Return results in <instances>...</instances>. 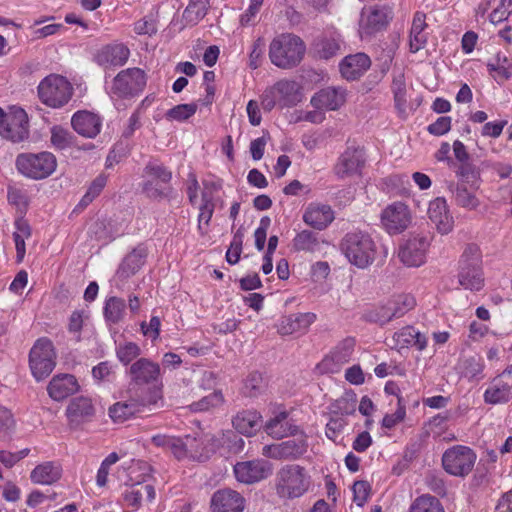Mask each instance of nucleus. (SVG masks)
I'll use <instances>...</instances> for the list:
<instances>
[{"label": "nucleus", "instance_id": "f257e3e1", "mask_svg": "<svg viewBox=\"0 0 512 512\" xmlns=\"http://www.w3.org/2000/svg\"><path fill=\"white\" fill-rule=\"evenodd\" d=\"M340 248L348 261L360 269L369 267L378 252L371 234L361 229L347 232L341 240Z\"/></svg>", "mask_w": 512, "mask_h": 512}, {"label": "nucleus", "instance_id": "f03ea898", "mask_svg": "<svg viewBox=\"0 0 512 512\" xmlns=\"http://www.w3.org/2000/svg\"><path fill=\"white\" fill-rule=\"evenodd\" d=\"M305 51L306 46L300 37L283 33L273 38L268 55L273 65L283 70H290L300 64Z\"/></svg>", "mask_w": 512, "mask_h": 512}, {"label": "nucleus", "instance_id": "7ed1b4c3", "mask_svg": "<svg viewBox=\"0 0 512 512\" xmlns=\"http://www.w3.org/2000/svg\"><path fill=\"white\" fill-rule=\"evenodd\" d=\"M311 486V476L298 464L282 466L275 475L274 488L281 499H295L304 495Z\"/></svg>", "mask_w": 512, "mask_h": 512}, {"label": "nucleus", "instance_id": "20e7f679", "mask_svg": "<svg viewBox=\"0 0 512 512\" xmlns=\"http://www.w3.org/2000/svg\"><path fill=\"white\" fill-rule=\"evenodd\" d=\"M142 190L152 200L175 198V189L170 185L172 171L158 161H149L143 170Z\"/></svg>", "mask_w": 512, "mask_h": 512}, {"label": "nucleus", "instance_id": "39448f33", "mask_svg": "<svg viewBox=\"0 0 512 512\" xmlns=\"http://www.w3.org/2000/svg\"><path fill=\"white\" fill-rule=\"evenodd\" d=\"M302 99L300 85L294 80L281 79L265 89L261 96V106L270 112L275 107L280 109L297 105Z\"/></svg>", "mask_w": 512, "mask_h": 512}, {"label": "nucleus", "instance_id": "423d86ee", "mask_svg": "<svg viewBox=\"0 0 512 512\" xmlns=\"http://www.w3.org/2000/svg\"><path fill=\"white\" fill-rule=\"evenodd\" d=\"M459 283L465 289L479 291L484 285L481 267V253L475 244H469L459 261Z\"/></svg>", "mask_w": 512, "mask_h": 512}, {"label": "nucleus", "instance_id": "0eeeda50", "mask_svg": "<svg viewBox=\"0 0 512 512\" xmlns=\"http://www.w3.org/2000/svg\"><path fill=\"white\" fill-rule=\"evenodd\" d=\"M57 167L56 157L50 152L22 153L16 158V168L23 176L42 180L54 173Z\"/></svg>", "mask_w": 512, "mask_h": 512}, {"label": "nucleus", "instance_id": "6e6552de", "mask_svg": "<svg viewBox=\"0 0 512 512\" xmlns=\"http://www.w3.org/2000/svg\"><path fill=\"white\" fill-rule=\"evenodd\" d=\"M477 460L473 449L465 445H454L442 455V467L449 475L464 478L470 474Z\"/></svg>", "mask_w": 512, "mask_h": 512}, {"label": "nucleus", "instance_id": "1a4fd4ad", "mask_svg": "<svg viewBox=\"0 0 512 512\" xmlns=\"http://www.w3.org/2000/svg\"><path fill=\"white\" fill-rule=\"evenodd\" d=\"M73 88L70 82L60 75H49L38 86L40 100L47 106L60 108L71 99Z\"/></svg>", "mask_w": 512, "mask_h": 512}, {"label": "nucleus", "instance_id": "9d476101", "mask_svg": "<svg viewBox=\"0 0 512 512\" xmlns=\"http://www.w3.org/2000/svg\"><path fill=\"white\" fill-rule=\"evenodd\" d=\"M29 365L37 381L48 377L56 365V352L48 338L38 339L30 350Z\"/></svg>", "mask_w": 512, "mask_h": 512}, {"label": "nucleus", "instance_id": "9b49d317", "mask_svg": "<svg viewBox=\"0 0 512 512\" xmlns=\"http://www.w3.org/2000/svg\"><path fill=\"white\" fill-rule=\"evenodd\" d=\"M432 235L413 233L399 246L398 256L407 267H419L426 262V255L431 245Z\"/></svg>", "mask_w": 512, "mask_h": 512}, {"label": "nucleus", "instance_id": "f8f14e48", "mask_svg": "<svg viewBox=\"0 0 512 512\" xmlns=\"http://www.w3.org/2000/svg\"><path fill=\"white\" fill-rule=\"evenodd\" d=\"M393 18V10L388 5H373L362 9L359 22L361 36H371L387 27Z\"/></svg>", "mask_w": 512, "mask_h": 512}, {"label": "nucleus", "instance_id": "ddd939ff", "mask_svg": "<svg viewBox=\"0 0 512 512\" xmlns=\"http://www.w3.org/2000/svg\"><path fill=\"white\" fill-rule=\"evenodd\" d=\"M309 446L307 437L303 434L296 435L281 443L265 445L262 454L277 460H294L301 457Z\"/></svg>", "mask_w": 512, "mask_h": 512}, {"label": "nucleus", "instance_id": "4468645a", "mask_svg": "<svg viewBox=\"0 0 512 512\" xmlns=\"http://www.w3.org/2000/svg\"><path fill=\"white\" fill-rule=\"evenodd\" d=\"M161 399L160 389H153L146 398L115 403L109 408V416L114 422H124L136 413L141 412L142 408L146 406L158 407Z\"/></svg>", "mask_w": 512, "mask_h": 512}, {"label": "nucleus", "instance_id": "2eb2a0df", "mask_svg": "<svg viewBox=\"0 0 512 512\" xmlns=\"http://www.w3.org/2000/svg\"><path fill=\"white\" fill-rule=\"evenodd\" d=\"M146 85V76L140 68L120 71L113 80L112 90L120 97L132 96L141 92Z\"/></svg>", "mask_w": 512, "mask_h": 512}, {"label": "nucleus", "instance_id": "dca6fc26", "mask_svg": "<svg viewBox=\"0 0 512 512\" xmlns=\"http://www.w3.org/2000/svg\"><path fill=\"white\" fill-rule=\"evenodd\" d=\"M510 400H512V365L507 366L495 376L484 392V401L487 404H504Z\"/></svg>", "mask_w": 512, "mask_h": 512}, {"label": "nucleus", "instance_id": "f3484780", "mask_svg": "<svg viewBox=\"0 0 512 512\" xmlns=\"http://www.w3.org/2000/svg\"><path fill=\"white\" fill-rule=\"evenodd\" d=\"M411 213L408 206L401 202H393L381 213V223L389 234H399L411 224Z\"/></svg>", "mask_w": 512, "mask_h": 512}, {"label": "nucleus", "instance_id": "a211bd4d", "mask_svg": "<svg viewBox=\"0 0 512 512\" xmlns=\"http://www.w3.org/2000/svg\"><path fill=\"white\" fill-rule=\"evenodd\" d=\"M366 163L365 152L361 148L348 147L338 158L334 173L340 179L361 175Z\"/></svg>", "mask_w": 512, "mask_h": 512}, {"label": "nucleus", "instance_id": "6ab92c4d", "mask_svg": "<svg viewBox=\"0 0 512 512\" xmlns=\"http://www.w3.org/2000/svg\"><path fill=\"white\" fill-rule=\"evenodd\" d=\"M146 257V250L142 247L133 249L124 257L114 276V284L117 289L125 288L128 280L142 268Z\"/></svg>", "mask_w": 512, "mask_h": 512}, {"label": "nucleus", "instance_id": "aec40b11", "mask_svg": "<svg viewBox=\"0 0 512 512\" xmlns=\"http://www.w3.org/2000/svg\"><path fill=\"white\" fill-rule=\"evenodd\" d=\"M272 473V465L263 459L238 462L234 466L236 479L245 484H253L267 478Z\"/></svg>", "mask_w": 512, "mask_h": 512}, {"label": "nucleus", "instance_id": "412c9836", "mask_svg": "<svg viewBox=\"0 0 512 512\" xmlns=\"http://www.w3.org/2000/svg\"><path fill=\"white\" fill-rule=\"evenodd\" d=\"M65 413L69 425L72 428H78L82 424L92 421L96 413V408L91 398L78 396L69 402Z\"/></svg>", "mask_w": 512, "mask_h": 512}, {"label": "nucleus", "instance_id": "4be33fe9", "mask_svg": "<svg viewBox=\"0 0 512 512\" xmlns=\"http://www.w3.org/2000/svg\"><path fill=\"white\" fill-rule=\"evenodd\" d=\"M245 499L237 491L223 488L215 491L210 500L211 512H243Z\"/></svg>", "mask_w": 512, "mask_h": 512}, {"label": "nucleus", "instance_id": "5701e85b", "mask_svg": "<svg viewBox=\"0 0 512 512\" xmlns=\"http://www.w3.org/2000/svg\"><path fill=\"white\" fill-rule=\"evenodd\" d=\"M127 373L136 386L154 384L160 378V366L148 358H139L131 364Z\"/></svg>", "mask_w": 512, "mask_h": 512}, {"label": "nucleus", "instance_id": "b1692460", "mask_svg": "<svg viewBox=\"0 0 512 512\" xmlns=\"http://www.w3.org/2000/svg\"><path fill=\"white\" fill-rule=\"evenodd\" d=\"M0 135L14 143L21 142L29 136V124L26 112L23 109H17L9 114L8 121Z\"/></svg>", "mask_w": 512, "mask_h": 512}, {"label": "nucleus", "instance_id": "393cba45", "mask_svg": "<svg viewBox=\"0 0 512 512\" xmlns=\"http://www.w3.org/2000/svg\"><path fill=\"white\" fill-rule=\"evenodd\" d=\"M370 66V57L365 53L358 52L344 57L339 64V71L344 79L354 81L359 79Z\"/></svg>", "mask_w": 512, "mask_h": 512}, {"label": "nucleus", "instance_id": "a878e982", "mask_svg": "<svg viewBox=\"0 0 512 512\" xmlns=\"http://www.w3.org/2000/svg\"><path fill=\"white\" fill-rule=\"evenodd\" d=\"M354 342L345 339L322 359V373H337L341 366L348 362L353 352Z\"/></svg>", "mask_w": 512, "mask_h": 512}, {"label": "nucleus", "instance_id": "bb28decb", "mask_svg": "<svg viewBox=\"0 0 512 512\" xmlns=\"http://www.w3.org/2000/svg\"><path fill=\"white\" fill-rule=\"evenodd\" d=\"M73 129L81 136L95 138L101 131L102 119L89 111H78L71 119Z\"/></svg>", "mask_w": 512, "mask_h": 512}, {"label": "nucleus", "instance_id": "cd10ccee", "mask_svg": "<svg viewBox=\"0 0 512 512\" xmlns=\"http://www.w3.org/2000/svg\"><path fill=\"white\" fill-rule=\"evenodd\" d=\"M428 216L439 233L444 235L452 231L454 220L444 198H436L430 202Z\"/></svg>", "mask_w": 512, "mask_h": 512}, {"label": "nucleus", "instance_id": "c85d7f7f", "mask_svg": "<svg viewBox=\"0 0 512 512\" xmlns=\"http://www.w3.org/2000/svg\"><path fill=\"white\" fill-rule=\"evenodd\" d=\"M130 56L124 44H110L102 47L95 55V61L104 68L123 66Z\"/></svg>", "mask_w": 512, "mask_h": 512}, {"label": "nucleus", "instance_id": "c756f323", "mask_svg": "<svg viewBox=\"0 0 512 512\" xmlns=\"http://www.w3.org/2000/svg\"><path fill=\"white\" fill-rule=\"evenodd\" d=\"M79 388L80 386L75 376L71 374H59L51 379L47 391L53 400L61 401L76 393Z\"/></svg>", "mask_w": 512, "mask_h": 512}, {"label": "nucleus", "instance_id": "7c9ffc66", "mask_svg": "<svg viewBox=\"0 0 512 512\" xmlns=\"http://www.w3.org/2000/svg\"><path fill=\"white\" fill-rule=\"evenodd\" d=\"M317 319L315 313H296L281 318L278 324V332L281 335L304 333Z\"/></svg>", "mask_w": 512, "mask_h": 512}, {"label": "nucleus", "instance_id": "2f4dec72", "mask_svg": "<svg viewBox=\"0 0 512 512\" xmlns=\"http://www.w3.org/2000/svg\"><path fill=\"white\" fill-rule=\"evenodd\" d=\"M62 476V467L58 462L48 461L37 465L30 474L31 481L41 485H51Z\"/></svg>", "mask_w": 512, "mask_h": 512}, {"label": "nucleus", "instance_id": "473e14b6", "mask_svg": "<svg viewBox=\"0 0 512 512\" xmlns=\"http://www.w3.org/2000/svg\"><path fill=\"white\" fill-rule=\"evenodd\" d=\"M261 415L255 410H243L232 419V425L240 434L251 436L261 427Z\"/></svg>", "mask_w": 512, "mask_h": 512}, {"label": "nucleus", "instance_id": "72a5a7b5", "mask_svg": "<svg viewBox=\"0 0 512 512\" xmlns=\"http://www.w3.org/2000/svg\"><path fill=\"white\" fill-rule=\"evenodd\" d=\"M266 433L276 439H281L289 435L295 436L297 427L290 423L288 413L279 412L272 417L264 426Z\"/></svg>", "mask_w": 512, "mask_h": 512}, {"label": "nucleus", "instance_id": "f704fd0d", "mask_svg": "<svg viewBox=\"0 0 512 512\" xmlns=\"http://www.w3.org/2000/svg\"><path fill=\"white\" fill-rule=\"evenodd\" d=\"M449 189L452 193V200L457 206L468 210H475L480 206V200L465 183H452Z\"/></svg>", "mask_w": 512, "mask_h": 512}, {"label": "nucleus", "instance_id": "c9c22d12", "mask_svg": "<svg viewBox=\"0 0 512 512\" xmlns=\"http://www.w3.org/2000/svg\"><path fill=\"white\" fill-rule=\"evenodd\" d=\"M399 349L415 346L418 350H424L427 346L425 335L412 326H406L396 332L393 337Z\"/></svg>", "mask_w": 512, "mask_h": 512}, {"label": "nucleus", "instance_id": "e433bc0d", "mask_svg": "<svg viewBox=\"0 0 512 512\" xmlns=\"http://www.w3.org/2000/svg\"><path fill=\"white\" fill-rule=\"evenodd\" d=\"M427 24L425 22V14L417 12L414 15L410 30V50L418 52L427 42V35L424 33Z\"/></svg>", "mask_w": 512, "mask_h": 512}, {"label": "nucleus", "instance_id": "4c0bfd02", "mask_svg": "<svg viewBox=\"0 0 512 512\" xmlns=\"http://www.w3.org/2000/svg\"><path fill=\"white\" fill-rule=\"evenodd\" d=\"M347 90L342 86H329L322 89V109L338 110L346 102Z\"/></svg>", "mask_w": 512, "mask_h": 512}, {"label": "nucleus", "instance_id": "58836bf2", "mask_svg": "<svg viewBox=\"0 0 512 512\" xmlns=\"http://www.w3.org/2000/svg\"><path fill=\"white\" fill-rule=\"evenodd\" d=\"M319 244V232L318 230H302L297 233L293 239V247L298 251H309L313 252L317 249Z\"/></svg>", "mask_w": 512, "mask_h": 512}, {"label": "nucleus", "instance_id": "ea45409f", "mask_svg": "<svg viewBox=\"0 0 512 512\" xmlns=\"http://www.w3.org/2000/svg\"><path fill=\"white\" fill-rule=\"evenodd\" d=\"M409 512H445V510L439 499L432 495L424 494L412 502Z\"/></svg>", "mask_w": 512, "mask_h": 512}, {"label": "nucleus", "instance_id": "a19ab883", "mask_svg": "<svg viewBox=\"0 0 512 512\" xmlns=\"http://www.w3.org/2000/svg\"><path fill=\"white\" fill-rule=\"evenodd\" d=\"M208 0L191 1L183 12V19L187 24L195 25L207 14Z\"/></svg>", "mask_w": 512, "mask_h": 512}, {"label": "nucleus", "instance_id": "79ce46f5", "mask_svg": "<svg viewBox=\"0 0 512 512\" xmlns=\"http://www.w3.org/2000/svg\"><path fill=\"white\" fill-rule=\"evenodd\" d=\"M125 307L126 304L122 298L110 297L104 307L105 318L112 323H118L124 317Z\"/></svg>", "mask_w": 512, "mask_h": 512}, {"label": "nucleus", "instance_id": "37998d69", "mask_svg": "<svg viewBox=\"0 0 512 512\" xmlns=\"http://www.w3.org/2000/svg\"><path fill=\"white\" fill-rule=\"evenodd\" d=\"M51 144L57 150H64L71 147L74 143V135L61 126H53L51 128Z\"/></svg>", "mask_w": 512, "mask_h": 512}, {"label": "nucleus", "instance_id": "c03bdc74", "mask_svg": "<svg viewBox=\"0 0 512 512\" xmlns=\"http://www.w3.org/2000/svg\"><path fill=\"white\" fill-rule=\"evenodd\" d=\"M392 307L395 318H400L416 305L415 298L410 294H400L388 301Z\"/></svg>", "mask_w": 512, "mask_h": 512}, {"label": "nucleus", "instance_id": "a18cd8bd", "mask_svg": "<svg viewBox=\"0 0 512 512\" xmlns=\"http://www.w3.org/2000/svg\"><path fill=\"white\" fill-rule=\"evenodd\" d=\"M365 319L369 322H373L379 325H385L391 320L395 319L393 310L389 302L387 304L372 309L365 313Z\"/></svg>", "mask_w": 512, "mask_h": 512}, {"label": "nucleus", "instance_id": "49530a36", "mask_svg": "<svg viewBox=\"0 0 512 512\" xmlns=\"http://www.w3.org/2000/svg\"><path fill=\"white\" fill-rule=\"evenodd\" d=\"M223 402L224 397L221 391H214L213 393L203 397L199 401L192 403L190 407L194 412H204L221 406Z\"/></svg>", "mask_w": 512, "mask_h": 512}, {"label": "nucleus", "instance_id": "de8ad7c7", "mask_svg": "<svg viewBox=\"0 0 512 512\" xmlns=\"http://www.w3.org/2000/svg\"><path fill=\"white\" fill-rule=\"evenodd\" d=\"M140 354L141 349L138 346V344L134 342L120 343L116 348L117 358L124 365H128L129 363H131Z\"/></svg>", "mask_w": 512, "mask_h": 512}, {"label": "nucleus", "instance_id": "09e8293b", "mask_svg": "<svg viewBox=\"0 0 512 512\" xmlns=\"http://www.w3.org/2000/svg\"><path fill=\"white\" fill-rule=\"evenodd\" d=\"M197 111V105L194 103L190 104H179L169 109L166 112V118L168 120L185 121L193 116Z\"/></svg>", "mask_w": 512, "mask_h": 512}, {"label": "nucleus", "instance_id": "8fccbe9b", "mask_svg": "<svg viewBox=\"0 0 512 512\" xmlns=\"http://www.w3.org/2000/svg\"><path fill=\"white\" fill-rule=\"evenodd\" d=\"M313 110H301L298 113L297 121H308L311 123H317L320 119V93L317 92L313 95L310 101Z\"/></svg>", "mask_w": 512, "mask_h": 512}, {"label": "nucleus", "instance_id": "3c124183", "mask_svg": "<svg viewBox=\"0 0 512 512\" xmlns=\"http://www.w3.org/2000/svg\"><path fill=\"white\" fill-rule=\"evenodd\" d=\"M341 47L340 35L332 32L329 38L322 39V58L328 59L335 56Z\"/></svg>", "mask_w": 512, "mask_h": 512}, {"label": "nucleus", "instance_id": "603ef678", "mask_svg": "<svg viewBox=\"0 0 512 512\" xmlns=\"http://www.w3.org/2000/svg\"><path fill=\"white\" fill-rule=\"evenodd\" d=\"M406 415V407L402 403V398H399V404L396 411L392 414H387L384 416L382 420V426L391 429L395 427L398 423L402 422Z\"/></svg>", "mask_w": 512, "mask_h": 512}, {"label": "nucleus", "instance_id": "864d4df0", "mask_svg": "<svg viewBox=\"0 0 512 512\" xmlns=\"http://www.w3.org/2000/svg\"><path fill=\"white\" fill-rule=\"evenodd\" d=\"M484 365L480 358L469 357L463 361L464 375L470 379L476 378L483 372Z\"/></svg>", "mask_w": 512, "mask_h": 512}, {"label": "nucleus", "instance_id": "5fc2aeb1", "mask_svg": "<svg viewBox=\"0 0 512 512\" xmlns=\"http://www.w3.org/2000/svg\"><path fill=\"white\" fill-rule=\"evenodd\" d=\"M262 387H263L262 375L258 372H253L246 379L245 385H244V390L248 396L254 397L258 393H260Z\"/></svg>", "mask_w": 512, "mask_h": 512}, {"label": "nucleus", "instance_id": "6e6d98bb", "mask_svg": "<svg viewBox=\"0 0 512 512\" xmlns=\"http://www.w3.org/2000/svg\"><path fill=\"white\" fill-rule=\"evenodd\" d=\"M303 221L315 230H320V204H309L303 214Z\"/></svg>", "mask_w": 512, "mask_h": 512}, {"label": "nucleus", "instance_id": "4d7b16f0", "mask_svg": "<svg viewBox=\"0 0 512 512\" xmlns=\"http://www.w3.org/2000/svg\"><path fill=\"white\" fill-rule=\"evenodd\" d=\"M456 175L465 182H473L479 177V170L474 164H472L468 160L463 163H460L456 171Z\"/></svg>", "mask_w": 512, "mask_h": 512}, {"label": "nucleus", "instance_id": "13d9d810", "mask_svg": "<svg viewBox=\"0 0 512 512\" xmlns=\"http://www.w3.org/2000/svg\"><path fill=\"white\" fill-rule=\"evenodd\" d=\"M354 501L358 506H363L369 497L371 490L370 484L367 481L360 480L353 484Z\"/></svg>", "mask_w": 512, "mask_h": 512}, {"label": "nucleus", "instance_id": "bf43d9fd", "mask_svg": "<svg viewBox=\"0 0 512 512\" xmlns=\"http://www.w3.org/2000/svg\"><path fill=\"white\" fill-rule=\"evenodd\" d=\"M270 218L267 216H264L260 220L259 227L255 230L254 237H255V247L257 250L261 251L264 249L266 237H267V230L270 226Z\"/></svg>", "mask_w": 512, "mask_h": 512}, {"label": "nucleus", "instance_id": "052dcab7", "mask_svg": "<svg viewBox=\"0 0 512 512\" xmlns=\"http://www.w3.org/2000/svg\"><path fill=\"white\" fill-rule=\"evenodd\" d=\"M14 425L15 421L12 413L7 408L0 406V437L7 436Z\"/></svg>", "mask_w": 512, "mask_h": 512}, {"label": "nucleus", "instance_id": "680f3d73", "mask_svg": "<svg viewBox=\"0 0 512 512\" xmlns=\"http://www.w3.org/2000/svg\"><path fill=\"white\" fill-rule=\"evenodd\" d=\"M451 129V117L441 116L427 127V131L435 136H442Z\"/></svg>", "mask_w": 512, "mask_h": 512}, {"label": "nucleus", "instance_id": "e2e57ef3", "mask_svg": "<svg viewBox=\"0 0 512 512\" xmlns=\"http://www.w3.org/2000/svg\"><path fill=\"white\" fill-rule=\"evenodd\" d=\"M264 41L258 38L252 46V50L249 54V67L251 69H257L261 65L262 56L264 53Z\"/></svg>", "mask_w": 512, "mask_h": 512}, {"label": "nucleus", "instance_id": "0e129e2a", "mask_svg": "<svg viewBox=\"0 0 512 512\" xmlns=\"http://www.w3.org/2000/svg\"><path fill=\"white\" fill-rule=\"evenodd\" d=\"M190 437H186V442L183 439L172 436L171 441L167 447V450L172 452L177 459H182L187 453V442L190 441Z\"/></svg>", "mask_w": 512, "mask_h": 512}, {"label": "nucleus", "instance_id": "69168bd1", "mask_svg": "<svg viewBox=\"0 0 512 512\" xmlns=\"http://www.w3.org/2000/svg\"><path fill=\"white\" fill-rule=\"evenodd\" d=\"M215 204H208V205H202L199 206V215H198V229L200 230L201 234H205L206 230L203 228L204 226H208L210 223V220L214 213Z\"/></svg>", "mask_w": 512, "mask_h": 512}, {"label": "nucleus", "instance_id": "338daca9", "mask_svg": "<svg viewBox=\"0 0 512 512\" xmlns=\"http://www.w3.org/2000/svg\"><path fill=\"white\" fill-rule=\"evenodd\" d=\"M161 321L157 316H152L149 324L141 323V330L145 336L150 337L152 340L158 339L160 335Z\"/></svg>", "mask_w": 512, "mask_h": 512}, {"label": "nucleus", "instance_id": "774afa93", "mask_svg": "<svg viewBox=\"0 0 512 512\" xmlns=\"http://www.w3.org/2000/svg\"><path fill=\"white\" fill-rule=\"evenodd\" d=\"M186 185V192L189 202L192 205H195L198 199L199 183L197 180V176L194 172L191 171L188 173Z\"/></svg>", "mask_w": 512, "mask_h": 512}]
</instances>
